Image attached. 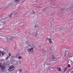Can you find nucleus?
<instances>
[{
	"label": "nucleus",
	"instance_id": "nucleus-14",
	"mask_svg": "<svg viewBox=\"0 0 73 73\" xmlns=\"http://www.w3.org/2000/svg\"><path fill=\"white\" fill-rule=\"evenodd\" d=\"M58 69L59 70V71H61V69L60 68V67L58 68Z\"/></svg>",
	"mask_w": 73,
	"mask_h": 73
},
{
	"label": "nucleus",
	"instance_id": "nucleus-13",
	"mask_svg": "<svg viewBox=\"0 0 73 73\" xmlns=\"http://www.w3.org/2000/svg\"><path fill=\"white\" fill-rule=\"evenodd\" d=\"M15 2L19 3V2H20V0H15Z\"/></svg>",
	"mask_w": 73,
	"mask_h": 73
},
{
	"label": "nucleus",
	"instance_id": "nucleus-15",
	"mask_svg": "<svg viewBox=\"0 0 73 73\" xmlns=\"http://www.w3.org/2000/svg\"><path fill=\"white\" fill-rule=\"evenodd\" d=\"M18 59H21L22 58V57L21 56H19L18 57Z\"/></svg>",
	"mask_w": 73,
	"mask_h": 73
},
{
	"label": "nucleus",
	"instance_id": "nucleus-22",
	"mask_svg": "<svg viewBox=\"0 0 73 73\" xmlns=\"http://www.w3.org/2000/svg\"><path fill=\"white\" fill-rule=\"evenodd\" d=\"M33 13H35V12H34V11H33Z\"/></svg>",
	"mask_w": 73,
	"mask_h": 73
},
{
	"label": "nucleus",
	"instance_id": "nucleus-19",
	"mask_svg": "<svg viewBox=\"0 0 73 73\" xmlns=\"http://www.w3.org/2000/svg\"><path fill=\"white\" fill-rule=\"evenodd\" d=\"M70 64H68V68H69V67H70Z\"/></svg>",
	"mask_w": 73,
	"mask_h": 73
},
{
	"label": "nucleus",
	"instance_id": "nucleus-24",
	"mask_svg": "<svg viewBox=\"0 0 73 73\" xmlns=\"http://www.w3.org/2000/svg\"><path fill=\"white\" fill-rule=\"evenodd\" d=\"M11 3L10 4V5H11Z\"/></svg>",
	"mask_w": 73,
	"mask_h": 73
},
{
	"label": "nucleus",
	"instance_id": "nucleus-1",
	"mask_svg": "<svg viewBox=\"0 0 73 73\" xmlns=\"http://www.w3.org/2000/svg\"><path fill=\"white\" fill-rule=\"evenodd\" d=\"M1 54H2V56H4V55L5 54V53L4 52H1L0 51V56H1ZM3 64L4 65H3V64H1V63H0V68H1V70H4V69H5V66H5H8L9 64V62H7L6 63H3Z\"/></svg>",
	"mask_w": 73,
	"mask_h": 73
},
{
	"label": "nucleus",
	"instance_id": "nucleus-4",
	"mask_svg": "<svg viewBox=\"0 0 73 73\" xmlns=\"http://www.w3.org/2000/svg\"><path fill=\"white\" fill-rule=\"evenodd\" d=\"M14 69V67L13 66H11L9 67V69H8L9 71H12Z\"/></svg>",
	"mask_w": 73,
	"mask_h": 73
},
{
	"label": "nucleus",
	"instance_id": "nucleus-17",
	"mask_svg": "<svg viewBox=\"0 0 73 73\" xmlns=\"http://www.w3.org/2000/svg\"><path fill=\"white\" fill-rule=\"evenodd\" d=\"M19 72H22V69H20L19 70Z\"/></svg>",
	"mask_w": 73,
	"mask_h": 73
},
{
	"label": "nucleus",
	"instance_id": "nucleus-6",
	"mask_svg": "<svg viewBox=\"0 0 73 73\" xmlns=\"http://www.w3.org/2000/svg\"><path fill=\"white\" fill-rule=\"evenodd\" d=\"M51 59V61H54L55 60V56H54L52 55Z\"/></svg>",
	"mask_w": 73,
	"mask_h": 73
},
{
	"label": "nucleus",
	"instance_id": "nucleus-5",
	"mask_svg": "<svg viewBox=\"0 0 73 73\" xmlns=\"http://www.w3.org/2000/svg\"><path fill=\"white\" fill-rule=\"evenodd\" d=\"M33 49H34V48L32 47L31 48H28L27 49V50L28 52H33Z\"/></svg>",
	"mask_w": 73,
	"mask_h": 73
},
{
	"label": "nucleus",
	"instance_id": "nucleus-10",
	"mask_svg": "<svg viewBox=\"0 0 73 73\" xmlns=\"http://www.w3.org/2000/svg\"><path fill=\"white\" fill-rule=\"evenodd\" d=\"M35 28H36L38 30V28H39V26L37 24L35 26Z\"/></svg>",
	"mask_w": 73,
	"mask_h": 73
},
{
	"label": "nucleus",
	"instance_id": "nucleus-8",
	"mask_svg": "<svg viewBox=\"0 0 73 73\" xmlns=\"http://www.w3.org/2000/svg\"><path fill=\"white\" fill-rule=\"evenodd\" d=\"M16 38V37H15V36H12L10 37V39L11 40H13V39H14V38Z\"/></svg>",
	"mask_w": 73,
	"mask_h": 73
},
{
	"label": "nucleus",
	"instance_id": "nucleus-20",
	"mask_svg": "<svg viewBox=\"0 0 73 73\" xmlns=\"http://www.w3.org/2000/svg\"><path fill=\"white\" fill-rule=\"evenodd\" d=\"M70 72H71V73H73V71H71Z\"/></svg>",
	"mask_w": 73,
	"mask_h": 73
},
{
	"label": "nucleus",
	"instance_id": "nucleus-9",
	"mask_svg": "<svg viewBox=\"0 0 73 73\" xmlns=\"http://www.w3.org/2000/svg\"><path fill=\"white\" fill-rule=\"evenodd\" d=\"M8 54H9L8 56H7V57L6 58H5V60H7V59H8V57H9V56H10L11 55V53L9 52V53H8Z\"/></svg>",
	"mask_w": 73,
	"mask_h": 73
},
{
	"label": "nucleus",
	"instance_id": "nucleus-25",
	"mask_svg": "<svg viewBox=\"0 0 73 73\" xmlns=\"http://www.w3.org/2000/svg\"><path fill=\"white\" fill-rule=\"evenodd\" d=\"M36 32H37V31H36Z\"/></svg>",
	"mask_w": 73,
	"mask_h": 73
},
{
	"label": "nucleus",
	"instance_id": "nucleus-7",
	"mask_svg": "<svg viewBox=\"0 0 73 73\" xmlns=\"http://www.w3.org/2000/svg\"><path fill=\"white\" fill-rule=\"evenodd\" d=\"M46 65H47V66L48 67V68H46V69H49V67H50V64H49L48 63H46Z\"/></svg>",
	"mask_w": 73,
	"mask_h": 73
},
{
	"label": "nucleus",
	"instance_id": "nucleus-16",
	"mask_svg": "<svg viewBox=\"0 0 73 73\" xmlns=\"http://www.w3.org/2000/svg\"><path fill=\"white\" fill-rule=\"evenodd\" d=\"M5 40L6 41H8V38H6V39H5Z\"/></svg>",
	"mask_w": 73,
	"mask_h": 73
},
{
	"label": "nucleus",
	"instance_id": "nucleus-18",
	"mask_svg": "<svg viewBox=\"0 0 73 73\" xmlns=\"http://www.w3.org/2000/svg\"><path fill=\"white\" fill-rule=\"evenodd\" d=\"M67 68H68V67L64 69V71L66 72V71L67 70Z\"/></svg>",
	"mask_w": 73,
	"mask_h": 73
},
{
	"label": "nucleus",
	"instance_id": "nucleus-2",
	"mask_svg": "<svg viewBox=\"0 0 73 73\" xmlns=\"http://www.w3.org/2000/svg\"><path fill=\"white\" fill-rule=\"evenodd\" d=\"M19 54H17L16 55H12L10 58V61H12L15 63V64L17 65L20 64V61H17L15 59H14V58H16L18 57Z\"/></svg>",
	"mask_w": 73,
	"mask_h": 73
},
{
	"label": "nucleus",
	"instance_id": "nucleus-21",
	"mask_svg": "<svg viewBox=\"0 0 73 73\" xmlns=\"http://www.w3.org/2000/svg\"><path fill=\"white\" fill-rule=\"evenodd\" d=\"M55 60H56V61H57V58H56Z\"/></svg>",
	"mask_w": 73,
	"mask_h": 73
},
{
	"label": "nucleus",
	"instance_id": "nucleus-23",
	"mask_svg": "<svg viewBox=\"0 0 73 73\" xmlns=\"http://www.w3.org/2000/svg\"><path fill=\"white\" fill-rule=\"evenodd\" d=\"M72 62V60H71V61H70L71 62Z\"/></svg>",
	"mask_w": 73,
	"mask_h": 73
},
{
	"label": "nucleus",
	"instance_id": "nucleus-11",
	"mask_svg": "<svg viewBox=\"0 0 73 73\" xmlns=\"http://www.w3.org/2000/svg\"><path fill=\"white\" fill-rule=\"evenodd\" d=\"M48 40L49 41L50 44H52V40L50 38H48Z\"/></svg>",
	"mask_w": 73,
	"mask_h": 73
},
{
	"label": "nucleus",
	"instance_id": "nucleus-12",
	"mask_svg": "<svg viewBox=\"0 0 73 73\" xmlns=\"http://www.w3.org/2000/svg\"><path fill=\"white\" fill-rule=\"evenodd\" d=\"M13 15V13H11V14H9V17H10V18H11V17H12V15Z\"/></svg>",
	"mask_w": 73,
	"mask_h": 73
},
{
	"label": "nucleus",
	"instance_id": "nucleus-3",
	"mask_svg": "<svg viewBox=\"0 0 73 73\" xmlns=\"http://www.w3.org/2000/svg\"><path fill=\"white\" fill-rule=\"evenodd\" d=\"M26 44H27V46L28 48L31 47V46H32L33 45V44H32L31 42H26Z\"/></svg>",
	"mask_w": 73,
	"mask_h": 73
}]
</instances>
